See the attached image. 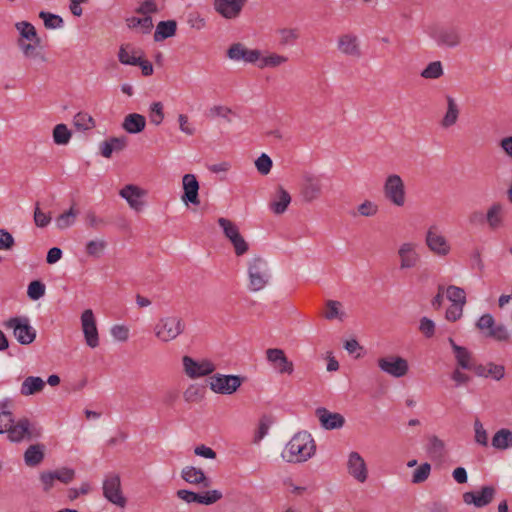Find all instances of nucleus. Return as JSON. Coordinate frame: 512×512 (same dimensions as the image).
Masks as SVG:
<instances>
[{
    "label": "nucleus",
    "mask_w": 512,
    "mask_h": 512,
    "mask_svg": "<svg viewBox=\"0 0 512 512\" xmlns=\"http://www.w3.org/2000/svg\"><path fill=\"white\" fill-rule=\"evenodd\" d=\"M316 444L310 433H296L285 445L281 457L287 463H303L315 455Z\"/></svg>",
    "instance_id": "f257e3e1"
},
{
    "label": "nucleus",
    "mask_w": 512,
    "mask_h": 512,
    "mask_svg": "<svg viewBox=\"0 0 512 512\" xmlns=\"http://www.w3.org/2000/svg\"><path fill=\"white\" fill-rule=\"evenodd\" d=\"M0 420L4 422L5 432L8 434V439L12 442L30 440L40 435V430L27 418H21L15 422L10 411L1 412Z\"/></svg>",
    "instance_id": "f03ea898"
},
{
    "label": "nucleus",
    "mask_w": 512,
    "mask_h": 512,
    "mask_svg": "<svg viewBox=\"0 0 512 512\" xmlns=\"http://www.w3.org/2000/svg\"><path fill=\"white\" fill-rule=\"evenodd\" d=\"M185 327L182 317L175 314L165 315L157 320L153 333L159 342L170 343L184 333Z\"/></svg>",
    "instance_id": "7ed1b4c3"
},
{
    "label": "nucleus",
    "mask_w": 512,
    "mask_h": 512,
    "mask_svg": "<svg viewBox=\"0 0 512 512\" xmlns=\"http://www.w3.org/2000/svg\"><path fill=\"white\" fill-rule=\"evenodd\" d=\"M247 272L249 289L253 292L264 289L271 278L267 261L259 256H255L247 262Z\"/></svg>",
    "instance_id": "20e7f679"
},
{
    "label": "nucleus",
    "mask_w": 512,
    "mask_h": 512,
    "mask_svg": "<svg viewBox=\"0 0 512 512\" xmlns=\"http://www.w3.org/2000/svg\"><path fill=\"white\" fill-rule=\"evenodd\" d=\"M383 195L395 207L401 208L406 205V186L400 175L392 173L386 176L383 182Z\"/></svg>",
    "instance_id": "39448f33"
},
{
    "label": "nucleus",
    "mask_w": 512,
    "mask_h": 512,
    "mask_svg": "<svg viewBox=\"0 0 512 512\" xmlns=\"http://www.w3.org/2000/svg\"><path fill=\"white\" fill-rule=\"evenodd\" d=\"M425 245L432 254L438 257H446L452 250L449 240L436 224H432L427 228L425 232Z\"/></svg>",
    "instance_id": "423d86ee"
},
{
    "label": "nucleus",
    "mask_w": 512,
    "mask_h": 512,
    "mask_svg": "<svg viewBox=\"0 0 512 512\" xmlns=\"http://www.w3.org/2000/svg\"><path fill=\"white\" fill-rule=\"evenodd\" d=\"M377 366L381 372L393 378H403L410 370L408 360L402 356L394 354L378 358Z\"/></svg>",
    "instance_id": "0eeeda50"
},
{
    "label": "nucleus",
    "mask_w": 512,
    "mask_h": 512,
    "mask_svg": "<svg viewBox=\"0 0 512 512\" xmlns=\"http://www.w3.org/2000/svg\"><path fill=\"white\" fill-rule=\"evenodd\" d=\"M182 366L185 375L190 379L209 376L216 370L215 363L210 359H195L188 355L182 357Z\"/></svg>",
    "instance_id": "6e6552de"
},
{
    "label": "nucleus",
    "mask_w": 512,
    "mask_h": 512,
    "mask_svg": "<svg viewBox=\"0 0 512 512\" xmlns=\"http://www.w3.org/2000/svg\"><path fill=\"white\" fill-rule=\"evenodd\" d=\"M243 378L238 375L214 374L208 380L211 391L221 395H231L242 385Z\"/></svg>",
    "instance_id": "1a4fd4ad"
},
{
    "label": "nucleus",
    "mask_w": 512,
    "mask_h": 512,
    "mask_svg": "<svg viewBox=\"0 0 512 512\" xmlns=\"http://www.w3.org/2000/svg\"><path fill=\"white\" fill-rule=\"evenodd\" d=\"M217 222L222 228L225 237L232 244L235 254L237 256L246 254L249 250V244L241 235L238 226L231 220L223 217H220Z\"/></svg>",
    "instance_id": "9d476101"
},
{
    "label": "nucleus",
    "mask_w": 512,
    "mask_h": 512,
    "mask_svg": "<svg viewBox=\"0 0 512 512\" xmlns=\"http://www.w3.org/2000/svg\"><path fill=\"white\" fill-rule=\"evenodd\" d=\"M401 270L416 268L421 261L418 244L412 241L402 242L397 250Z\"/></svg>",
    "instance_id": "9b49d317"
},
{
    "label": "nucleus",
    "mask_w": 512,
    "mask_h": 512,
    "mask_svg": "<svg viewBox=\"0 0 512 512\" xmlns=\"http://www.w3.org/2000/svg\"><path fill=\"white\" fill-rule=\"evenodd\" d=\"M324 188V179L318 175L305 174L300 186V196L306 203L320 198Z\"/></svg>",
    "instance_id": "f8f14e48"
},
{
    "label": "nucleus",
    "mask_w": 512,
    "mask_h": 512,
    "mask_svg": "<svg viewBox=\"0 0 512 512\" xmlns=\"http://www.w3.org/2000/svg\"><path fill=\"white\" fill-rule=\"evenodd\" d=\"M103 495L111 503L116 506L124 507L126 498L121 489V481L118 474H107L103 481Z\"/></svg>",
    "instance_id": "ddd939ff"
},
{
    "label": "nucleus",
    "mask_w": 512,
    "mask_h": 512,
    "mask_svg": "<svg viewBox=\"0 0 512 512\" xmlns=\"http://www.w3.org/2000/svg\"><path fill=\"white\" fill-rule=\"evenodd\" d=\"M6 326L13 329L17 341L23 345L32 343L36 338V331L25 317H15L7 321Z\"/></svg>",
    "instance_id": "4468645a"
},
{
    "label": "nucleus",
    "mask_w": 512,
    "mask_h": 512,
    "mask_svg": "<svg viewBox=\"0 0 512 512\" xmlns=\"http://www.w3.org/2000/svg\"><path fill=\"white\" fill-rule=\"evenodd\" d=\"M81 329L84 335L85 342L90 348L99 346V334L97 329L96 318L91 309H86L82 312Z\"/></svg>",
    "instance_id": "2eb2a0df"
},
{
    "label": "nucleus",
    "mask_w": 512,
    "mask_h": 512,
    "mask_svg": "<svg viewBox=\"0 0 512 512\" xmlns=\"http://www.w3.org/2000/svg\"><path fill=\"white\" fill-rule=\"evenodd\" d=\"M120 197L126 200L129 207L140 212L145 206L144 198L147 195V191L137 185L127 184L119 191Z\"/></svg>",
    "instance_id": "dca6fc26"
},
{
    "label": "nucleus",
    "mask_w": 512,
    "mask_h": 512,
    "mask_svg": "<svg viewBox=\"0 0 512 512\" xmlns=\"http://www.w3.org/2000/svg\"><path fill=\"white\" fill-rule=\"evenodd\" d=\"M348 474L359 483L368 479V468L364 458L356 451H352L347 457Z\"/></svg>",
    "instance_id": "f3484780"
},
{
    "label": "nucleus",
    "mask_w": 512,
    "mask_h": 512,
    "mask_svg": "<svg viewBox=\"0 0 512 512\" xmlns=\"http://www.w3.org/2000/svg\"><path fill=\"white\" fill-rule=\"evenodd\" d=\"M496 494L493 486H484L479 491H469L463 494V502L466 505H473L482 508L490 504Z\"/></svg>",
    "instance_id": "a211bd4d"
},
{
    "label": "nucleus",
    "mask_w": 512,
    "mask_h": 512,
    "mask_svg": "<svg viewBox=\"0 0 512 512\" xmlns=\"http://www.w3.org/2000/svg\"><path fill=\"white\" fill-rule=\"evenodd\" d=\"M266 358L273 368L280 374H292L294 371L293 363L288 360L284 351L279 348H270L266 351Z\"/></svg>",
    "instance_id": "6ab92c4d"
},
{
    "label": "nucleus",
    "mask_w": 512,
    "mask_h": 512,
    "mask_svg": "<svg viewBox=\"0 0 512 512\" xmlns=\"http://www.w3.org/2000/svg\"><path fill=\"white\" fill-rule=\"evenodd\" d=\"M245 3L246 0H214L213 5L215 11L223 18L235 19L240 15Z\"/></svg>",
    "instance_id": "aec40b11"
},
{
    "label": "nucleus",
    "mask_w": 512,
    "mask_h": 512,
    "mask_svg": "<svg viewBox=\"0 0 512 512\" xmlns=\"http://www.w3.org/2000/svg\"><path fill=\"white\" fill-rule=\"evenodd\" d=\"M337 48L346 56L359 58L362 55L359 39L351 33L342 34L338 37Z\"/></svg>",
    "instance_id": "412c9836"
},
{
    "label": "nucleus",
    "mask_w": 512,
    "mask_h": 512,
    "mask_svg": "<svg viewBox=\"0 0 512 512\" xmlns=\"http://www.w3.org/2000/svg\"><path fill=\"white\" fill-rule=\"evenodd\" d=\"M227 56L235 61L244 60L247 63H255L261 58V52L257 49H247L241 43H234L227 50Z\"/></svg>",
    "instance_id": "4be33fe9"
},
{
    "label": "nucleus",
    "mask_w": 512,
    "mask_h": 512,
    "mask_svg": "<svg viewBox=\"0 0 512 512\" xmlns=\"http://www.w3.org/2000/svg\"><path fill=\"white\" fill-rule=\"evenodd\" d=\"M434 39L439 46L449 48L457 47L462 42L460 29L457 27H445L439 29L436 32Z\"/></svg>",
    "instance_id": "5701e85b"
},
{
    "label": "nucleus",
    "mask_w": 512,
    "mask_h": 512,
    "mask_svg": "<svg viewBox=\"0 0 512 512\" xmlns=\"http://www.w3.org/2000/svg\"><path fill=\"white\" fill-rule=\"evenodd\" d=\"M316 416L321 426L326 430L340 429L345 424L343 415L337 412H331L323 407L316 409Z\"/></svg>",
    "instance_id": "b1692460"
},
{
    "label": "nucleus",
    "mask_w": 512,
    "mask_h": 512,
    "mask_svg": "<svg viewBox=\"0 0 512 512\" xmlns=\"http://www.w3.org/2000/svg\"><path fill=\"white\" fill-rule=\"evenodd\" d=\"M448 341L453 350L458 367L464 370L475 371L476 366L474 365L472 353L466 347L456 344L452 338H449Z\"/></svg>",
    "instance_id": "393cba45"
},
{
    "label": "nucleus",
    "mask_w": 512,
    "mask_h": 512,
    "mask_svg": "<svg viewBox=\"0 0 512 512\" xmlns=\"http://www.w3.org/2000/svg\"><path fill=\"white\" fill-rule=\"evenodd\" d=\"M182 185L184 190L182 200L186 203L198 205L199 182L196 176L194 174H185L182 178Z\"/></svg>",
    "instance_id": "a878e982"
},
{
    "label": "nucleus",
    "mask_w": 512,
    "mask_h": 512,
    "mask_svg": "<svg viewBox=\"0 0 512 512\" xmlns=\"http://www.w3.org/2000/svg\"><path fill=\"white\" fill-rule=\"evenodd\" d=\"M505 207L500 202L492 203L486 212V222L491 230H498L504 226Z\"/></svg>",
    "instance_id": "bb28decb"
},
{
    "label": "nucleus",
    "mask_w": 512,
    "mask_h": 512,
    "mask_svg": "<svg viewBox=\"0 0 512 512\" xmlns=\"http://www.w3.org/2000/svg\"><path fill=\"white\" fill-rule=\"evenodd\" d=\"M290 203L291 196L289 192L282 187H278L271 197L269 207L274 214L280 215L287 210Z\"/></svg>",
    "instance_id": "cd10ccee"
},
{
    "label": "nucleus",
    "mask_w": 512,
    "mask_h": 512,
    "mask_svg": "<svg viewBox=\"0 0 512 512\" xmlns=\"http://www.w3.org/2000/svg\"><path fill=\"white\" fill-rule=\"evenodd\" d=\"M181 477L189 484L202 485L209 487L210 481L200 468L194 466H185L181 471Z\"/></svg>",
    "instance_id": "c85d7f7f"
},
{
    "label": "nucleus",
    "mask_w": 512,
    "mask_h": 512,
    "mask_svg": "<svg viewBox=\"0 0 512 512\" xmlns=\"http://www.w3.org/2000/svg\"><path fill=\"white\" fill-rule=\"evenodd\" d=\"M126 145L127 138L125 136L111 137L100 144V152L103 157L110 158L113 153L124 150Z\"/></svg>",
    "instance_id": "c756f323"
},
{
    "label": "nucleus",
    "mask_w": 512,
    "mask_h": 512,
    "mask_svg": "<svg viewBox=\"0 0 512 512\" xmlns=\"http://www.w3.org/2000/svg\"><path fill=\"white\" fill-rule=\"evenodd\" d=\"M46 382L39 376L26 377L20 386V394L28 397L44 390Z\"/></svg>",
    "instance_id": "7c9ffc66"
},
{
    "label": "nucleus",
    "mask_w": 512,
    "mask_h": 512,
    "mask_svg": "<svg viewBox=\"0 0 512 512\" xmlns=\"http://www.w3.org/2000/svg\"><path fill=\"white\" fill-rule=\"evenodd\" d=\"M475 373L480 377H490L496 381H499L505 376V368L503 365L488 363L486 365L476 366Z\"/></svg>",
    "instance_id": "2f4dec72"
},
{
    "label": "nucleus",
    "mask_w": 512,
    "mask_h": 512,
    "mask_svg": "<svg viewBox=\"0 0 512 512\" xmlns=\"http://www.w3.org/2000/svg\"><path fill=\"white\" fill-rule=\"evenodd\" d=\"M15 28L20 34L22 41H29L35 45H41V38L38 36L36 28L28 21H20L15 24Z\"/></svg>",
    "instance_id": "473e14b6"
},
{
    "label": "nucleus",
    "mask_w": 512,
    "mask_h": 512,
    "mask_svg": "<svg viewBox=\"0 0 512 512\" xmlns=\"http://www.w3.org/2000/svg\"><path fill=\"white\" fill-rule=\"evenodd\" d=\"M347 314L344 310V306L341 302L336 300H327L325 303L324 318L327 320H339L344 321Z\"/></svg>",
    "instance_id": "72a5a7b5"
},
{
    "label": "nucleus",
    "mask_w": 512,
    "mask_h": 512,
    "mask_svg": "<svg viewBox=\"0 0 512 512\" xmlns=\"http://www.w3.org/2000/svg\"><path fill=\"white\" fill-rule=\"evenodd\" d=\"M177 31V22L175 20L160 21L154 32V41L160 42L167 38L175 36Z\"/></svg>",
    "instance_id": "f704fd0d"
},
{
    "label": "nucleus",
    "mask_w": 512,
    "mask_h": 512,
    "mask_svg": "<svg viewBox=\"0 0 512 512\" xmlns=\"http://www.w3.org/2000/svg\"><path fill=\"white\" fill-rule=\"evenodd\" d=\"M492 446L498 450H506L512 447V431L502 428L492 438Z\"/></svg>",
    "instance_id": "c9c22d12"
},
{
    "label": "nucleus",
    "mask_w": 512,
    "mask_h": 512,
    "mask_svg": "<svg viewBox=\"0 0 512 512\" xmlns=\"http://www.w3.org/2000/svg\"><path fill=\"white\" fill-rule=\"evenodd\" d=\"M141 54H143L142 51H136L131 48L130 45H121L118 52V59L122 64L136 66V62L139 60Z\"/></svg>",
    "instance_id": "e433bc0d"
},
{
    "label": "nucleus",
    "mask_w": 512,
    "mask_h": 512,
    "mask_svg": "<svg viewBox=\"0 0 512 512\" xmlns=\"http://www.w3.org/2000/svg\"><path fill=\"white\" fill-rule=\"evenodd\" d=\"M44 458L43 446L40 444L31 445L25 451L24 460L28 466H37Z\"/></svg>",
    "instance_id": "4c0bfd02"
},
{
    "label": "nucleus",
    "mask_w": 512,
    "mask_h": 512,
    "mask_svg": "<svg viewBox=\"0 0 512 512\" xmlns=\"http://www.w3.org/2000/svg\"><path fill=\"white\" fill-rule=\"evenodd\" d=\"M79 211L75 206H71L68 211L63 212L56 218V226L60 230H65L74 225Z\"/></svg>",
    "instance_id": "58836bf2"
},
{
    "label": "nucleus",
    "mask_w": 512,
    "mask_h": 512,
    "mask_svg": "<svg viewBox=\"0 0 512 512\" xmlns=\"http://www.w3.org/2000/svg\"><path fill=\"white\" fill-rule=\"evenodd\" d=\"M17 44L25 57L39 59L42 62L46 61V57L43 52L41 50H37L39 45H35L32 42L26 43L25 41H22V39H18Z\"/></svg>",
    "instance_id": "ea45409f"
},
{
    "label": "nucleus",
    "mask_w": 512,
    "mask_h": 512,
    "mask_svg": "<svg viewBox=\"0 0 512 512\" xmlns=\"http://www.w3.org/2000/svg\"><path fill=\"white\" fill-rule=\"evenodd\" d=\"M357 215L367 218L375 217L379 213V205L370 199H365L356 207Z\"/></svg>",
    "instance_id": "a19ab883"
},
{
    "label": "nucleus",
    "mask_w": 512,
    "mask_h": 512,
    "mask_svg": "<svg viewBox=\"0 0 512 512\" xmlns=\"http://www.w3.org/2000/svg\"><path fill=\"white\" fill-rule=\"evenodd\" d=\"M486 337L493 338L496 341H507L510 338V332L504 324L493 323L484 333Z\"/></svg>",
    "instance_id": "79ce46f5"
},
{
    "label": "nucleus",
    "mask_w": 512,
    "mask_h": 512,
    "mask_svg": "<svg viewBox=\"0 0 512 512\" xmlns=\"http://www.w3.org/2000/svg\"><path fill=\"white\" fill-rule=\"evenodd\" d=\"M207 116L209 118L221 117L225 119V123L227 124H231L233 119L237 117L236 113L233 112L230 108L220 105L211 107L207 113Z\"/></svg>",
    "instance_id": "37998d69"
},
{
    "label": "nucleus",
    "mask_w": 512,
    "mask_h": 512,
    "mask_svg": "<svg viewBox=\"0 0 512 512\" xmlns=\"http://www.w3.org/2000/svg\"><path fill=\"white\" fill-rule=\"evenodd\" d=\"M447 106V112L442 120V124L445 127L454 125L459 115L458 106L455 100L450 96H447Z\"/></svg>",
    "instance_id": "c03bdc74"
},
{
    "label": "nucleus",
    "mask_w": 512,
    "mask_h": 512,
    "mask_svg": "<svg viewBox=\"0 0 512 512\" xmlns=\"http://www.w3.org/2000/svg\"><path fill=\"white\" fill-rule=\"evenodd\" d=\"M427 452L434 458H440L445 451V443L437 436H430L426 446Z\"/></svg>",
    "instance_id": "a18cd8bd"
},
{
    "label": "nucleus",
    "mask_w": 512,
    "mask_h": 512,
    "mask_svg": "<svg viewBox=\"0 0 512 512\" xmlns=\"http://www.w3.org/2000/svg\"><path fill=\"white\" fill-rule=\"evenodd\" d=\"M446 298L451 302V304L456 305H465L466 304V293L464 289L450 285L446 289Z\"/></svg>",
    "instance_id": "49530a36"
},
{
    "label": "nucleus",
    "mask_w": 512,
    "mask_h": 512,
    "mask_svg": "<svg viewBox=\"0 0 512 512\" xmlns=\"http://www.w3.org/2000/svg\"><path fill=\"white\" fill-rule=\"evenodd\" d=\"M39 17L43 20L46 29H57L61 28L64 24L63 18L59 15L41 11Z\"/></svg>",
    "instance_id": "de8ad7c7"
},
{
    "label": "nucleus",
    "mask_w": 512,
    "mask_h": 512,
    "mask_svg": "<svg viewBox=\"0 0 512 512\" xmlns=\"http://www.w3.org/2000/svg\"><path fill=\"white\" fill-rule=\"evenodd\" d=\"M443 66L440 61L430 62L421 72V77L425 79H438L443 75Z\"/></svg>",
    "instance_id": "09e8293b"
},
{
    "label": "nucleus",
    "mask_w": 512,
    "mask_h": 512,
    "mask_svg": "<svg viewBox=\"0 0 512 512\" xmlns=\"http://www.w3.org/2000/svg\"><path fill=\"white\" fill-rule=\"evenodd\" d=\"M146 119L138 113L128 114L121 124V128H145Z\"/></svg>",
    "instance_id": "8fccbe9b"
},
{
    "label": "nucleus",
    "mask_w": 512,
    "mask_h": 512,
    "mask_svg": "<svg viewBox=\"0 0 512 512\" xmlns=\"http://www.w3.org/2000/svg\"><path fill=\"white\" fill-rule=\"evenodd\" d=\"M259 60H260V64L258 66H259V68L262 69L264 67L280 66L281 64L287 62L288 58L283 55L272 53V54H269L268 56L261 57Z\"/></svg>",
    "instance_id": "3c124183"
},
{
    "label": "nucleus",
    "mask_w": 512,
    "mask_h": 512,
    "mask_svg": "<svg viewBox=\"0 0 512 512\" xmlns=\"http://www.w3.org/2000/svg\"><path fill=\"white\" fill-rule=\"evenodd\" d=\"M55 480L62 484H69L75 478V470L68 467H62L60 469L51 471Z\"/></svg>",
    "instance_id": "603ef678"
},
{
    "label": "nucleus",
    "mask_w": 512,
    "mask_h": 512,
    "mask_svg": "<svg viewBox=\"0 0 512 512\" xmlns=\"http://www.w3.org/2000/svg\"><path fill=\"white\" fill-rule=\"evenodd\" d=\"M282 46L293 44L299 38V32L295 28H283L278 31Z\"/></svg>",
    "instance_id": "864d4df0"
},
{
    "label": "nucleus",
    "mask_w": 512,
    "mask_h": 512,
    "mask_svg": "<svg viewBox=\"0 0 512 512\" xmlns=\"http://www.w3.org/2000/svg\"><path fill=\"white\" fill-rule=\"evenodd\" d=\"M149 118L151 124L158 126L164 119L163 104L161 102H153L150 106Z\"/></svg>",
    "instance_id": "5fc2aeb1"
},
{
    "label": "nucleus",
    "mask_w": 512,
    "mask_h": 512,
    "mask_svg": "<svg viewBox=\"0 0 512 512\" xmlns=\"http://www.w3.org/2000/svg\"><path fill=\"white\" fill-rule=\"evenodd\" d=\"M45 290V285L41 281L35 280L28 285L27 295L32 300H39L45 295Z\"/></svg>",
    "instance_id": "6e6d98bb"
},
{
    "label": "nucleus",
    "mask_w": 512,
    "mask_h": 512,
    "mask_svg": "<svg viewBox=\"0 0 512 512\" xmlns=\"http://www.w3.org/2000/svg\"><path fill=\"white\" fill-rule=\"evenodd\" d=\"M431 472V465L429 463L421 464L412 475V483L420 484L426 481Z\"/></svg>",
    "instance_id": "4d7b16f0"
},
{
    "label": "nucleus",
    "mask_w": 512,
    "mask_h": 512,
    "mask_svg": "<svg viewBox=\"0 0 512 512\" xmlns=\"http://www.w3.org/2000/svg\"><path fill=\"white\" fill-rule=\"evenodd\" d=\"M474 440L477 444L486 447L488 445V433L480 420L474 421Z\"/></svg>",
    "instance_id": "13d9d810"
},
{
    "label": "nucleus",
    "mask_w": 512,
    "mask_h": 512,
    "mask_svg": "<svg viewBox=\"0 0 512 512\" xmlns=\"http://www.w3.org/2000/svg\"><path fill=\"white\" fill-rule=\"evenodd\" d=\"M73 123L75 128H93L95 126L93 117L84 112L77 113Z\"/></svg>",
    "instance_id": "bf43d9fd"
},
{
    "label": "nucleus",
    "mask_w": 512,
    "mask_h": 512,
    "mask_svg": "<svg viewBox=\"0 0 512 512\" xmlns=\"http://www.w3.org/2000/svg\"><path fill=\"white\" fill-rule=\"evenodd\" d=\"M110 333L115 340L125 342L129 339L130 330L126 325L116 324L111 327Z\"/></svg>",
    "instance_id": "052dcab7"
},
{
    "label": "nucleus",
    "mask_w": 512,
    "mask_h": 512,
    "mask_svg": "<svg viewBox=\"0 0 512 512\" xmlns=\"http://www.w3.org/2000/svg\"><path fill=\"white\" fill-rule=\"evenodd\" d=\"M436 325L433 320L428 317H422L419 321V331L426 337L431 338L434 336Z\"/></svg>",
    "instance_id": "680f3d73"
},
{
    "label": "nucleus",
    "mask_w": 512,
    "mask_h": 512,
    "mask_svg": "<svg viewBox=\"0 0 512 512\" xmlns=\"http://www.w3.org/2000/svg\"><path fill=\"white\" fill-rule=\"evenodd\" d=\"M106 247L104 240H91L86 244V252L90 256L99 257Z\"/></svg>",
    "instance_id": "e2e57ef3"
},
{
    "label": "nucleus",
    "mask_w": 512,
    "mask_h": 512,
    "mask_svg": "<svg viewBox=\"0 0 512 512\" xmlns=\"http://www.w3.org/2000/svg\"><path fill=\"white\" fill-rule=\"evenodd\" d=\"M255 166L260 174L267 175L272 168V160L268 155L262 154L255 161Z\"/></svg>",
    "instance_id": "0e129e2a"
},
{
    "label": "nucleus",
    "mask_w": 512,
    "mask_h": 512,
    "mask_svg": "<svg viewBox=\"0 0 512 512\" xmlns=\"http://www.w3.org/2000/svg\"><path fill=\"white\" fill-rule=\"evenodd\" d=\"M222 498V493L218 490L207 491L203 494H199V504L210 505Z\"/></svg>",
    "instance_id": "69168bd1"
},
{
    "label": "nucleus",
    "mask_w": 512,
    "mask_h": 512,
    "mask_svg": "<svg viewBox=\"0 0 512 512\" xmlns=\"http://www.w3.org/2000/svg\"><path fill=\"white\" fill-rule=\"evenodd\" d=\"M465 305H456L451 304L445 313V318L447 321L455 322L459 320L463 315V308Z\"/></svg>",
    "instance_id": "338daca9"
},
{
    "label": "nucleus",
    "mask_w": 512,
    "mask_h": 512,
    "mask_svg": "<svg viewBox=\"0 0 512 512\" xmlns=\"http://www.w3.org/2000/svg\"><path fill=\"white\" fill-rule=\"evenodd\" d=\"M137 14L149 16L158 12V7L154 0H145L139 7L136 8Z\"/></svg>",
    "instance_id": "774afa93"
}]
</instances>
